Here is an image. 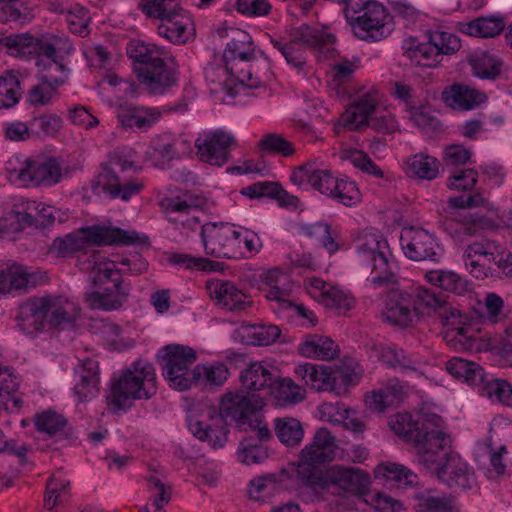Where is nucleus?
<instances>
[{
	"label": "nucleus",
	"mask_w": 512,
	"mask_h": 512,
	"mask_svg": "<svg viewBox=\"0 0 512 512\" xmlns=\"http://www.w3.org/2000/svg\"><path fill=\"white\" fill-rule=\"evenodd\" d=\"M417 315L409 292L393 294L389 298L384 311V316L388 322L402 327L410 325Z\"/></svg>",
	"instance_id": "c756f323"
},
{
	"label": "nucleus",
	"mask_w": 512,
	"mask_h": 512,
	"mask_svg": "<svg viewBox=\"0 0 512 512\" xmlns=\"http://www.w3.org/2000/svg\"><path fill=\"white\" fill-rule=\"evenodd\" d=\"M290 179L297 185L309 184L322 195L345 206H352L361 200L360 190L354 181L335 177L330 170L317 168L314 162L295 168Z\"/></svg>",
	"instance_id": "0eeeda50"
},
{
	"label": "nucleus",
	"mask_w": 512,
	"mask_h": 512,
	"mask_svg": "<svg viewBox=\"0 0 512 512\" xmlns=\"http://www.w3.org/2000/svg\"><path fill=\"white\" fill-rule=\"evenodd\" d=\"M334 458V437L327 428L316 431L312 442L302 451L296 475L304 485L322 471L319 464L331 461Z\"/></svg>",
	"instance_id": "2eb2a0df"
},
{
	"label": "nucleus",
	"mask_w": 512,
	"mask_h": 512,
	"mask_svg": "<svg viewBox=\"0 0 512 512\" xmlns=\"http://www.w3.org/2000/svg\"><path fill=\"white\" fill-rule=\"evenodd\" d=\"M157 361L171 388L178 391L191 388L192 348L179 344L166 345L158 351Z\"/></svg>",
	"instance_id": "ddd939ff"
},
{
	"label": "nucleus",
	"mask_w": 512,
	"mask_h": 512,
	"mask_svg": "<svg viewBox=\"0 0 512 512\" xmlns=\"http://www.w3.org/2000/svg\"><path fill=\"white\" fill-rule=\"evenodd\" d=\"M159 205L167 219H169V215L176 216L180 214V216H184V214H190L192 195L186 192L182 196L165 197Z\"/></svg>",
	"instance_id": "0e129e2a"
},
{
	"label": "nucleus",
	"mask_w": 512,
	"mask_h": 512,
	"mask_svg": "<svg viewBox=\"0 0 512 512\" xmlns=\"http://www.w3.org/2000/svg\"><path fill=\"white\" fill-rule=\"evenodd\" d=\"M201 244L207 255L239 259L262 248L258 235L251 230L228 223L208 222L200 231Z\"/></svg>",
	"instance_id": "39448f33"
},
{
	"label": "nucleus",
	"mask_w": 512,
	"mask_h": 512,
	"mask_svg": "<svg viewBox=\"0 0 512 512\" xmlns=\"http://www.w3.org/2000/svg\"><path fill=\"white\" fill-rule=\"evenodd\" d=\"M128 54L134 62L139 82L153 94H162L177 82L175 60L163 48L142 42L132 43Z\"/></svg>",
	"instance_id": "20e7f679"
},
{
	"label": "nucleus",
	"mask_w": 512,
	"mask_h": 512,
	"mask_svg": "<svg viewBox=\"0 0 512 512\" xmlns=\"http://www.w3.org/2000/svg\"><path fill=\"white\" fill-rule=\"evenodd\" d=\"M439 161L430 155L418 153L405 161V172L409 177L433 180L439 173Z\"/></svg>",
	"instance_id": "ea45409f"
},
{
	"label": "nucleus",
	"mask_w": 512,
	"mask_h": 512,
	"mask_svg": "<svg viewBox=\"0 0 512 512\" xmlns=\"http://www.w3.org/2000/svg\"><path fill=\"white\" fill-rule=\"evenodd\" d=\"M276 375L261 362H254L241 372L240 381L252 391L267 390L273 385Z\"/></svg>",
	"instance_id": "4c0bfd02"
},
{
	"label": "nucleus",
	"mask_w": 512,
	"mask_h": 512,
	"mask_svg": "<svg viewBox=\"0 0 512 512\" xmlns=\"http://www.w3.org/2000/svg\"><path fill=\"white\" fill-rule=\"evenodd\" d=\"M256 59L251 36L243 30H234L231 41L227 43L223 60L227 69H236L237 61L244 66Z\"/></svg>",
	"instance_id": "cd10ccee"
},
{
	"label": "nucleus",
	"mask_w": 512,
	"mask_h": 512,
	"mask_svg": "<svg viewBox=\"0 0 512 512\" xmlns=\"http://www.w3.org/2000/svg\"><path fill=\"white\" fill-rule=\"evenodd\" d=\"M116 264V260H106L99 251H93L80 266L83 271L90 273V279L95 285L111 283L113 287L124 286L121 270L116 268Z\"/></svg>",
	"instance_id": "393cba45"
},
{
	"label": "nucleus",
	"mask_w": 512,
	"mask_h": 512,
	"mask_svg": "<svg viewBox=\"0 0 512 512\" xmlns=\"http://www.w3.org/2000/svg\"><path fill=\"white\" fill-rule=\"evenodd\" d=\"M34 424L38 432L53 437L64 430L66 419L62 415L48 410L37 414L34 418Z\"/></svg>",
	"instance_id": "052dcab7"
},
{
	"label": "nucleus",
	"mask_w": 512,
	"mask_h": 512,
	"mask_svg": "<svg viewBox=\"0 0 512 512\" xmlns=\"http://www.w3.org/2000/svg\"><path fill=\"white\" fill-rule=\"evenodd\" d=\"M313 475L314 477L304 486L317 493L331 491L333 494H340L341 492L363 494L370 484L368 474L355 467L335 465Z\"/></svg>",
	"instance_id": "f8f14e48"
},
{
	"label": "nucleus",
	"mask_w": 512,
	"mask_h": 512,
	"mask_svg": "<svg viewBox=\"0 0 512 512\" xmlns=\"http://www.w3.org/2000/svg\"><path fill=\"white\" fill-rule=\"evenodd\" d=\"M357 262L371 269V284L375 288L397 284V264L387 240L380 234H366L356 247Z\"/></svg>",
	"instance_id": "1a4fd4ad"
},
{
	"label": "nucleus",
	"mask_w": 512,
	"mask_h": 512,
	"mask_svg": "<svg viewBox=\"0 0 512 512\" xmlns=\"http://www.w3.org/2000/svg\"><path fill=\"white\" fill-rule=\"evenodd\" d=\"M428 38L437 50V56L450 55L457 52L461 47V41L457 35L443 30L429 31Z\"/></svg>",
	"instance_id": "bf43d9fd"
},
{
	"label": "nucleus",
	"mask_w": 512,
	"mask_h": 512,
	"mask_svg": "<svg viewBox=\"0 0 512 512\" xmlns=\"http://www.w3.org/2000/svg\"><path fill=\"white\" fill-rule=\"evenodd\" d=\"M209 296L216 304L230 311L241 310L248 304L247 295L235 283L227 280H211L206 283Z\"/></svg>",
	"instance_id": "bb28decb"
},
{
	"label": "nucleus",
	"mask_w": 512,
	"mask_h": 512,
	"mask_svg": "<svg viewBox=\"0 0 512 512\" xmlns=\"http://www.w3.org/2000/svg\"><path fill=\"white\" fill-rule=\"evenodd\" d=\"M147 482L152 503L157 510H161L171 499V488L153 475L147 478Z\"/></svg>",
	"instance_id": "774afa93"
},
{
	"label": "nucleus",
	"mask_w": 512,
	"mask_h": 512,
	"mask_svg": "<svg viewBox=\"0 0 512 512\" xmlns=\"http://www.w3.org/2000/svg\"><path fill=\"white\" fill-rule=\"evenodd\" d=\"M80 317V308L73 300L62 296L36 297L20 307L19 326L27 333L49 328L64 330L73 327Z\"/></svg>",
	"instance_id": "7ed1b4c3"
},
{
	"label": "nucleus",
	"mask_w": 512,
	"mask_h": 512,
	"mask_svg": "<svg viewBox=\"0 0 512 512\" xmlns=\"http://www.w3.org/2000/svg\"><path fill=\"white\" fill-rule=\"evenodd\" d=\"M409 295L418 315L435 313L441 319L448 341L472 345L477 340L480 330L468 322L466 315L441 296L423 287L414 289Z\"/></svg>",
	"instance_id": "423d86ee"
},
{
	"label": "nucleus",
	"mask_w": 512,
	"mask_h": 512,
	"mask_svg": "<svg viewBox=\"0 0 512 512\" xmlns=\"http://www.w3.org/2000/svg\"><path fill=\"white\" fill-rule=\"evenodd\" d=\"M441 422L437 415L412 420L410 414L390 421L392 430L413 444L417 462L431 473L452 452V439L440 429Z\"/></svg>",
	"instance_id": "f257e3e1"
},
{
	"label": "nucleus",
	"mask_w": 512,
	"mask_h": 512,
	"mask_svg": "<svg viewBox=\"0 0 512 512\" xmlns=\"http://www.w3.org/2000/svg\"><path fill=\"white\" fill-rule=\"evenodd\" d=\"M0 51L12 56L27 57L32 54L40 55L39 40L29 34H11L0 37Z\"/></svg>",
	"instance_id": "58836bf2"
},
{
	"label": "nucleus",
	"mask_w": 512,
	"mask_h": 512,
	"mask_svg": "<svg viewBox=\"0 0 512 512\" xmlns=\"http://www.w3.org/2000/svg\"><path fill=\"white\" fill-rule=\"evenodd\" d=\"M335 41L332 34L302 25L295 29L289 41L271 39L273 47L281 53L286 61L294 67H302L305 63L303 57L304 47H323Z\"/></svg>",
	"instance_id": "4468645a"
},
{
	"label": "nucleus",
	"mask_w": 512,
	"mask_h": 512,
	"mask_svg": "<svg viewBox=\"0 0 512 512\" xmlns=\"http://www.w3.org/2000/svg\"><path fill=\"white\" fill-rule=\"evenodd\" d=\"M133 167V162L128 160L122 152H111L96 177L93 185L94 192H103L112 199L123 201H128L131 197L139 194L144 188L143 182L137 179H128L120 174Z\"/></svg>",
	"instance_id": "9b49d317"
},
{
	"label": "nucleus",
	"mask_w": 512,
	"mask_h": 512,
	"mask_svg": "<svg viewBox=\"0 0 512 512\" xmlns=\"http://www.w3.org/2000/svg\"><path fill=\"white\" fill-rule=\"evenodd\" d=\"M479 391L493 402L509 405L512 402V386L504 379L490 377L484 374L483 381H479Z\"/></svg>",
	"instance_id": "09e8293b"
},
{
	"label": "nucleus",
	"mask_w": 512,
	"mask_h": 512,
	"mask_svg": "<svg viewBox=\"0 0 512 512\" xmlns=\"http://www.w3.org/2000/svg\"><path fill=\"white\" fill-rule=\"evenodd\" d=\"M269 394L276 400L277 405L296 404L305 397V390L289 378H277L270 387Z\"/></svg>",
	"instance_id": "49530a36"
},
{
	"label": "nucleus",
	"mask_w": 512,
	"mask_h": 512,
	"mask_svg": "<svg viewBox=\"0 0 512 512\" xmlns=\"http://www.w3.org/2000/svg\"><path fill=\"white\" fill-rule=\"evenodd\" d=\"M9 172L12 179L23 185L51 186L62 178V167L56 158L27 160L20 168Z\"/></svg>",
	"instance_id": "f3484780"
},
{
	"label": "nucleus",
	"mask_w": 512,
	"mask_h": 512,
	"mask_svg": "<svg viewBox=\"0 0 512 512\" xmlns=\"http://www.w3.org/2000/svg\"><path fill=\"white\" fill-rule=\"evenodd\" d=\"M400 241L404 254L414 261L438 262L443 255V248L434 236L423 228L404 229Z\"/></svg>",
	"instance_id": "6ab92c4d"
},
{
	"label": "nucleus",
	"mask_w": 512,
	"mask_h": 512,
	"mask_svg": "<svg viewBox=\"0 0 512 512\" xmlns=\"http://www.w3.org/2000/svg\"><path fill=\"white\" fill-rule=\"evenodd\" d=\"M65 19L72 33L81 37H84L89 33L88 23L90 17L88 10L84 7L76 5L73 8H70L67 10Z\"/></svg>",
	"instance_id": "69168bd1"
},
{
	"label": "nucleus",
	"mask_w": 512,
	"mask_h": 512,
	"mask_svg": "<svg viewBox=\"0 0 512 512\" xmlns=\"http://www.w3.org/2000/svg\"><path fill=\"white\" fill-rule=\"evenodd\" d=\"M21 97L20 82L13 73L0 77V108H10L18 103Z\"/></svg>",
	"instance_id": "e2e57ef3"
},
{
	"label": "nucleus",
	"mask_w": 512,
	"mask_h": 512,
	"mask_svg": "<svg viewBox=\"0 0 512 512\" xmlns=\"http://www.w3.org/2000/svg\"><path fill=\"white\" fill-rule=\"evenodd\" d=\"M160 115L154 108L124 106L119 108L117 118L123 128L145 130L158 121Z\"/></svg>",
	"instance_id": "72a5a7b5"
},
{
	"label": "nucleus",
	"mask_w": 512,
	"mask_h": 512,
	"mask_svg": "<svg viewBox=\"0 0 512 512\" xmlns=\"http://www.w3.org/2000/svg\"><path fill=\"white\" fill-rule=\"evenodd\" d=\"M375 473L377 476L393 480L403 487L412 485L417 480V475L414 472L397 463L380 464L376 467Z\"/></svg>",
	"instance_id": "4d7b16f0"
},
{
	"label": "nucleus",
	"mask_w": 512,
	"mask_h": 512,
	"mask_svg": "<svg viewBox=\"0 0 512 512\" xmlns=\"http://www.w3.org/2000/svg\"><path fill=\"white\" fill-rule=\"evenodd\" d=\"M239 457L241 462L247 465L259 464L268 457V453L264 446L253 443L251 439H245L240 444Z\"/></svg>",
	"instance_id": "338daca9"
},
{
	"label": "nucleus",
	"mask_w": 512,
	"mask_h": 512,
	"mask_svg": "<svg viewBox=\"0 0 512 512\" xmlns=\"http://www.w3.org/2000/svg\"><path fill=\"white\" fill-rule=\"evenodd\" d=\"M136 240L135 235H129L119 228L86 227L81 228L64 237H57L49 248V252L57 257H69L76 252L86 250L91 246L103 244H132Z\"/></svg>",
	"instance_id": "9d476101"
},
{
	"label": "nucleus",
	"mask_w": 512,
	"mask_h": 512,
	"mask_svg": "<svg viewBox=\"0 0 512 512\" xmlns=\"http://www.w3.org/2000/svg\"><path fill=\"white\" fill-rule=\"evenodd\" d=\"M379 359L385 365L402 371H416L420 361L397 346H383Z\"/></svg>",
	"instance_id": "de8ad7c7"
},
{
	"label": "nucleus",
	"mask_w": 512,
	"mask_h": 512,
	"mask_svg": "<svg viewBox=\"0 0 512 512\" xmlns=\"http://www.w3.org/2000/svg\"><path fill=\"white\" fill-rule=\"evenodd\" d=\"M304 235L316 239L329 254L339 251L343 245L337 231L327 223H314L302 227Z\"/></svg>",
	"instance_id": "37998d69"
},
{
	"label": "nucleus",
	"mask_w": 512,
	"mask_h": 512,
	"mask_svg": "<svg viewBox=\"0 0 512 512\" xmlns=\"http://www.w3.org/2000/svg\"><path fill=\"white\" fill-rule=\"evenodd\" d=\"M319 302L338 315L346 314L355 305V299L351 295L336 287L325 290Z\"/></svg>",
	"instance_id": "5fc2aeb1"
},
{
	"label": "nucleus",
	"mask_w": 512,
	"mask_h": 512,
	"mask_svg": "<svg viewBox=\"0 0 512 512\" xmlns=\"http://www.w3.org/2000/svg\"><path fill=\"white\" fill-rule=\"evenodd\" d=\"M262 287L267 300L274 302L276 308L287 310L295 308L299 315L308 318V310L303 305H295L291 298L293 284L288 276L282 273L278 268L268 270L261 276Z\"/></svg>",
	"instance_id": "aec40b11"
},
{
	"label": "nucleus",
	"mask_w": 512,
	"mask_h": 512,
	"mask_svg": "<svg viewBox=\"0 0 512 512\" xmlns=\"http://www.w3.org/2000/svg\"><path fill=\"white\" fill-rule=\"evenodd\" d=\"M416 512H451L447 497L440 496L432 490H417L413 493Z\"/></svg>",
	"instance_id": "603ef678"
},
{
	"label": "nucleus",
	"mask_w": 512,
	"mask_h": 512,
	"mask_svg": "<svg viewBox=\"0 0 512 512\" xmlns=\"http://www.w3.org/2000/svg\"><path fill=\"white\" fill-rule=\"evenodd\" d=\"M501 246L492 240L481 239L467 245L463 253V261L470 274L478 279L489 275V264L500 256Z\"/></svg>",
	"instance_id": "412c9836"
},
{
	"label": "nucleus",
	"mask_w": 512,
	"mask_h": 512,
	"mask_svg": "<svg viewBox=\"0 0 512 512\" xmlns=\"http://www.w3.org/2000/svg\"><path fill=\"white\" fill-rule=\"evenodd\" d=\"M404 55L415 66L433 68L438 66L441 58L437 56V50L428 39L427 42L420 43L416 39L410 38L404 41Z\"/></svg>",
	"instance_id": "f704fd0d"
},
{
	"label": "nucleus",
	"mask_w": 512,
	"mask_h": 512,
	"mask_svg": "<svg viewBox=\"0 0 512 512\" xmlns=\"http://www.w3.org/2000/svg\"><path fill=\"white\" fill-rule=\"evenodd\" d=\"M129 290L128 285L106 287L101 292L92 291L87 293L86 302L91 309L117 310L127 301Z\"/></svg>",
	"instance_id": "473e14b6"
},
{
	"label": "nucleus",
	"mask_w": 512,
	"mask_h": 512,
	"mask_svg": "<svg viewBox=\"0 0 512 512\" xmlns=\"http://www.w3.org/2000/svg\"><path fill=\"white\" fill-rule=\"evenodd\" d=\"M138 8L149 18L170 21L181 14V7L175 0H141Z\"/></svg>",
	"instance_id": "3c124183"
},
{
	"label": "nucleus",
	"mask_w": 512,
	"mask_h": 512,
	"mask_svg": "<svg viewBox=\"0 0 512 512\" xmlns=\"http://www.w3.org/2000/svg\"><path fill=\"white\" fill-rule=\"evenodd\" d=\"M156 392L155 368L147 361L138 360L112 382L108 400L117 409H122L131 400L150 399Z\"/></svg>",
	"instance_id": "6e6552de"
},
{
	"label": "nucleus",
	"mask_w": 512,
	"mask_h": 512,
	"mask_svg": "<svg viewBox=\"0 0 512 512\" xmlns=\"http://www.w3.org/2000/svg\"><path fill=\"white\" fill-rule=\"evenodd\" d=\"M298 351L304 357L331 360L338 355L339 349L338 345L328 337L309 335L299 345Z\"/></svg>",
	"instance_id": "c9c22d12"
},
{
	"label": "nucleus",
	"mask_w": 512,
	"mask_h": 512,
	"mask_svg": "<svg viewBox=\"0 0 512 512\" xmlns=\"http://www.w3.org/2000/svg\"><path fill=\"white\" fill-rule=\"evenodd\" d=\"M235 67L236 69L233 70L225 67V72L229 78L223 83L222 89L230 97H235L239 93L240 88H252L257 86L258 83V81L253 78L249 63H247V66H244L237 61Z\"/></svg>",
	"instance_id": "c03bdc74"
},
{
	"label": "nucleus",
	"mask_w": 512,
	"mask_h": 512,
	"mask_svg": "<svg viewBox=\"0 0 512 512\" xmlns=\"http://www.w3.org/2000/svg\"><path fill=\"white\" fill-rule=\"evenodd\" d=\"M258 147L262 153L266 154H277L283 157H291L295 154L293 143L277 133L264 135L259 141Z\"/></svg>",
	"instance_id": "13d9d810"
},
{
	"label": "nucleus",
	"mask_w": 512,
	"mask_h": 512,
	"mask_svg": "<svg viewBox=\"0 0 512 512\" xmlns=\"http://www.w3.org/2000/svg\"><path fill=\"white\" fill-rule=\"evenodd\" d=\"M76 374L79 380L75 383L74 392L79 401L95 397L99 393V366L98 362L87 358L78 366Z\"/></svg>",
	"instance_id": "2f4dec72"
},
{
	"label": "nucleus",
	"mask_w": 512,
	"mask_h": 512,
	"mask_svg": "<svg viewBox=\"0 0 512 512\" xmlns=\"http://www.w3.org/2000/svg\"><path fill=\"white\" fill-rule=\"evenodd\" d=\"M380 94L369 90L360 94L354 104L342 115L341 119L349 130H362L367 127L369 119L380 109Z\"/></svg>",
	"instance_id": "b1692460"
},
{
	"label": "nucleus",
	"mask_w": 512,
	"mask_h": 512,
	"mask_svg": "<svg viewBox=\"0 0 512 512\" xmlns=\"http://www.w3.org/2000/svg\"><path fill=\"white\" fill-rule=\"evenodd\" d=\"M432 473L450 488L465 490L470 489L475 484L473 469L454 451Z\"/></svg>",
	"instance_id": "4be33fe9"
},
{
	"label": "nucleus",
	"mask_w": 512,
	"mask_h": 512,
	"mask_svg": "<svg viewBox=\"0 0 512 512\" xmlns=\"http://www.w3.org/2000/svg\"><path fill=\"white\" fill-rule=\"evenodd\" d=\"M40 55L61 59L69 54L73 47L70 40L63 35H51L39 40Z\"/></svg>",
	"instance_id": "680f3d73"
},
{
	"label": "nucleus",
	"mask_w": 512,
	"mask_h": 512,
	"mask_svg": "<svg viewBox=\"0 0 512 512\" xmlns=\"http://www.w3.org/2000/svg\"><path fill=\"white\" fill-rule=\"evenodd\" d=\"M36 67L39 81L49 82L60 87L68 79L69 69L61 59L39 55L36 60Z\"/></svg>",
	"instance_id": "e433bc0d"
},
{
	"label": "nucleus",
	"mask_w": 512,
	"mask_h": 512,
	"mask_svg": "<svg viewBox=\"0 0 512 512\" xmlns=\"http://www.w3.org/2000/svg\"><path fill=\"white\" fill-rule=\"evenodd\" d=\"M229 377V370L223 363L198 364L194 367V385L220 387Z\"/></svg>",
	"instance_id": "79ce46f5"
},
{
	"label": "nucleus",
	"mask_w": 512,
	"mask_h": 512,
	"mask_svg": "<svg viewBox=\"0 0 512 512\" xmlns=\"http://www.w3.org/2000/svg\"><path fill=\"white\" fill-rule=\"evenodd\" d=\"M505 23L499 17H480L467 24L465 32L470 36L492 38L500 34Z\"/></svg>",
	"instance_id": "864d4df0"
},
{
	"label": "nucleus",
	"mask_w": 512,
	"mask_h": 512,
	"mask_svg": "<svg viewBox=\"0 0 512 512\" xmlns=\"http://www.w3.org/2000/svg\"><path fill=\"white\" fill-rule=\"evenodd\" d=\"M275 432L279 440L287 446L299 444L304 435L301 423L295 418L277 419Z\"/></svg>",
	"instance_id": "6e6d98bb"
},
{
	"label": "nucleus",
	"mask_w": 512,
	"mask_h": 512,
	"mask_svg": "<svg viewBox=\"0 0 512 512\" xmlns=\"http://www.w3.org/2000/svg\"><path fill=\"white\" fill-rule=\"evenodd\" d=\"M194 144L200 161L216 167L228 163L231 151L239 146L235 135L222 129L200 134Z\"/></svg>",
	"instance_id": "dca6fc26"
},
{
	"label": "nucleus",
	"mask_w": 512,
	"mask_h": 512,
	"mask_svg": "<svg viewBox=\"0 0 512 512\" xmlns=\"http://www.w3.org/2000/svg\"><path fill=\"white\" fill-rule=\"evenodd\" d=\"M296 375L304 380L305 384L315 391H335L337 374L340 373L346 383L353 382L350 375L343 372H333L324 365L306 363L295 368Z\"/></svg>",
	"instance_id": "a878e982"
},
{
	"label": "nucleus",
	"mask_w": 512,
	"mask_h": 512,
	"mask_svg": "<svg viewBox=\"0 0 512 512\" xmlns=\"http://www.w3.org/2000/svg\"><path fill=\"white\" fill-rule=\"evenodd\" d=\"M443 101L451 108L466 111L471 110L486 100L481 93L469 86L453 84L442 92Z\"/></svg>",
	"instance_id": "7c9ffc66"
},
{
	"label": "nucleus",
	"mask_w": 512,
	"mask_h": 512,
	"mask_svg": "<svg viewBox=\"0 0 512 512\" xmlns=\"http://www.w3.org/2000/svg\"><path fill=\"white\" fill-rule=\"evenodd\" d=\"M355 34L364 40L380 41L392 31L389 15L384 6L378 2L366 7L349 22Z\"/></svg>",
	"instance_id": "a211bd4d"
},
{
	"label": "nucleus",
	"mask_w": 512,
	"mask_h": 512,
	"mask_svg": "<svg viewBox=\"0 0 512 512\" xmlns=\"http://www.w3.org/2000/svg\"><path fill=\"white\" fill-rule=\"evenodd\" d=\"M425 278L430 284L457 295H464L469 290L468 281L453 271L432 270Z\"/></svg>",
	"instance_id": "a19ab883"
},
{
	"label": "nucleus",
	"mask_w": 512,
	"mask_h": 512,
	"mask_svg": "<svg viewBox=\"0 0 512 512\" xmlns=\"http://www.w3.org/2000/svg\"><path fill=\"white\" fill-rule=\"evenodd\" d=\"M47 280L46 273L13 264L0 269V293L25 292Z\"/></svg>",
	"instance_id": "5701e85b"
},
{
	"label": "nucleus",
	"mask_w": 512,
	"mask_h": 512,
	"mask_svg": "<svg viewBox=\"0 0 512 512\" xmlns=\"http://www.w3.org/2000/svg\"><path fill=\"white\" fill-rule=\"evenodd\" d=\"M444 228L447 233L455 240L462 242L466 237L474 236L480 229L479 220L473 218L470 214H459L456 217L446 219Z\"/></svg>",
	"instance_id": "8fccbe9b"
},
{
	"label": "nucleus",
	"mask_w": 512,
	"mask_h": 512,
	"mask_svg": "<svg viewBox=\"0 0 512 512\" xmlns=\"http://www.w3.org/2000/svg\"><path fill=\"white\" fill-rule=\"evenodd\" d=\"M38 203L22 201L13 205L10 212L0 218V235L19 232L26 227L35 226Z\"/></svg>",
	"instance_id": "c85d7f7f"
},
{
	"label": "nucleus",
	"mask_w": 512,
	"mask_h": 512,
	"mask_svg": "<svg viewBox=\"0 0 512 512\" xmlns=\"http://www.w3.org/2000/svg\"><path fill=\"white\" fill-rule=\"evenodd\" d=\"M446 370L453 377L463 380L470 385L483 381L484 369L473 361L454 357L446 363Z\"/></svg>",
	"instance_id": "a18cd8bd"
},
{
	"label": "nucleus",
	"mask_w": 512,
	"mask_h": 512,
	"mask_svg": "<svg viewBox=\"0 0 512 512\" xmlns=\"http://www.w3.org/2000/svg\"><path fill=\"white\" fill-rule=\"evenodd\" d=\"M263 406V400L243 390H228L219 401V414L211 416V424L198 421L194 437L208 442L212 448L221 447L226 440L227 424H246Z\"/></svg>",
	"instance_id": "f03ea898"
}]
</instances>
